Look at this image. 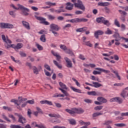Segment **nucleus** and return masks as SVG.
Segmentation results:
<instances>
[{
	"label": "nucleus",
	"instance_id": "7ed1b4c3",
	"mask_svg": "<svg viewBox=\"0 0 128 128\" xmlns=\"http://www.w3.org/2000/svg\"><path fill=\"white\" fill-rule=\"evenodd\" d=\"M72 2H74V6L76 8H80V10H84V12L86 10V7H84V4H82V2L80 0H77V2H76V0H72Z\"/></svg>",
	"mask_w": 128,
	"mask_h": 128
},
{
	"label": "nucleus",
	"instance_id": "f03ea898",
	"mask_svg": "<svg viewBox=\"0 0 128 128\" xmlns=\"http://www.w3.org/2000/svg\"><path fill=\"white\" fill-rule=\"evenodd\" d=\"M17 6H18V8L16 7L13 4L11 5V6H12V8H14V10H22V12L23 16H28V12H30V9L24 7L22 5H20V4H18Z\"/></svg>",
	"mask_w": 128,
	"mask_h": 128
},
{
	"label": "nucleus",
	"instance_id": "58836bf2",
	"mask_svg": "<svg viewBox=\"0 0 128 128\" xmlns=\"http://www.w3.org/2000/svg\"><path fill=\"white\" fill-rule=\"evenodd\" d=\"M65 52H66V54H70V56H74V52L70 49H68L67 48V50H66Z\"/></svg>",
	"mask_w": 128,
	"mask_h": 128
},
{
	"label": "nucleus",
	"instance_id": "774afa93",
	"mask_svg": "<svg viewBox=\"0 0 128 128\" xmlns=\"http://www.w3.org/2000/svg\"><path fill=\"white\" fill-rule=\"evenodd\" d=\"M0 128H6V125L2 124H0Z\"/></svg>",
	"mask_w": 128,
	"mask_h": 128
},
{
	"label": "nucleus",
	"instance_id": "4468645a",
	"mask_svg": "<svg viewBox=\"0 0 128 128\" xmlns=\"http://www.w3.org/2000/svg\"><path fill=\"white\" fill-rule=\"evenodd\" d=\"M64 59L65 60L67 64L66 66H67V68H72V61L70 60L68 58V57H65L64 58Z\"/></svg>",
	"mask_w": 128,
	"mask_h": 128
},
{
	"label": "nucleus",
	"instance_id": "a878e982",
	"mask_svg": "<svg viewBox=\"0 0 128 128\" xmlns=\"http://www.w3.org/2000/svg\"><path fill=\"white\" fill-rule=\"evenodd\" d=\"M68 122H69V124H72V126H74L76 124V120L74 118L68 120Z\"/></svg>",
	"mask_w": 128,
	"mask_h": 128
},
{
	"label": "nucleus",
	"instance_id": "a19ab883",
	"mask_svg": "<svg viewBox=\"0 0 128 128\" xmlns=\"http://www.w3.org/2000/svg\"><path fill=\"white\" fill-rule=\"evenodd\" d=\"M2 117L4 120H6V122H11L10 120V119H8V118L4 114H2Z\"/></svg>",
	"mask_w": 128,
	"mask_h": 128
},
{
	"label": "nucleus",
	"instance_id": "6ab92c4d",
	"mask_svg": "<svg viewBox=\"0 0 128 128\" xmlns=\"http://www.w3.org/2000/svg\"><path fill=\"white\" fill-rule=\"evenodd\" d=\"M35 16L36 18L38 20H40V24H43L45 20H46V18H44L41 17V16Z\"/></svg>",
	"mask_w": 128,
	"mask_h": 128
},
{
	"label": "nucleus",
	"instance_id": "052dcab7",
	"mask_svg": "<svg viewBox=\"0 0 128 128\" xmlns=\"http://www.w3.org/2000/svg\"><path fill=\"white\" fill-rule=\"evenodd\" d=\"M84 102H86V104H92V100L90 99H85L84 100Z\"/></svg>",
	"mask_w": 128,
	"mask_h": 128
},
{
	"label": "nucleus",
	"instance_id": "09e8293b",
	"mask_svg": "<svg viewBox=\"0 0 128 128\" xmlns=\"http://www.w3.org/2000/svg\"><path fill=\"white\" fill-rule=\"evenodd\" d=\"M46 4L48 6H56V3H52L50 2H46Z\"/></svg>",
	"mask_w": 128,
	"mask_h": 128
},
{
	"label": "nucleus",
	"instance_id": "680f3d73",
	"mask_svg": "<svg viewBox=\"0 0 128 128\" xmlns=\"http://www.w3.org/2000/svg\"><path fill=\"white\" fill-rule=\"evenodd\" d=\"M3 108L4 110H8V112H12V108H9L8 106H4Z\"/></svg>",
	"mask_w": 128,
	"mask_h": 128
},
{
	"label": "nucleus",
	"instance_id": "6e6552de",
	"mask_svg": "<svg viewBox=\"0 0 128 128\" xmlns=\"http://www.w3.org/2000/svg\"><path fill=\"white\" fill-rule=\"evenodd\" d=\"M110 102H118L119 104H122L124 102V100L120 97H115L110 100Z\"/></svg>",
	"mask_w": 128,
	"mask_h": 128
},
{
	"label": "nucleus",
	"instance_id": "bf43d9fd",
	"mask_svg": "<svg viewBox=\"0 0 128 128\" xmlns=\"http://www.w3.org/2000/svg\"><path fill=\"white\" fill-rule=\"evenodd\" d=\"M91 80H96L97 82L100 80V78H96V76H91Z\"/></svg>",
	"mask_w": 128,
	"mask_h": 128
},
{
	"label": "nucleus",
	"instance_id": "7c9ffc66",
	"mask_svg": "<svg viewBox=\"0 0 128 128\" xmlns=\"http://www.w3.org/2000/svg\"><path fill=\"white\" fill-rule=\"evenodd\" d=\"M121 117H118V118L120 120H124L122 116H128V112H123L120 114Z\"/></svg>",
	"mask_w": 128,
	"mask_h": 128
},
{
	"label": "nucleus",
	"instance_id": "cd10ccee",
	"mask_svg": "<svg viewBox=\"0 0 128 128\" xmlns=\"http://www.w3.org/2000/svg\"><path fill=\"white\" fill-rule=\"evenodd\" d=\"M70 88L73 90V92H78V94H82V90L80 89H78L75 88L74 87L71 86Z\"/></svg>",
	"mask_w": 128,
	"mask_h": 128
},
{
	"label": "nucleus",
	"instance_id": "72a5a7b5",
	"mask_svg": "<svg viewBox=\"0 0 128 128\" xmlns=\"http://www.w3.org/2000/svg\"><path fill=\"white\" fill-rule=\"evenodd\" d=\"M47 17L50 20H56V16H54L52 14H48L47 16Z\"/></svg>",
	"mask_w": 128,
	"mask_h": 128
},
{
	"label": "nucleus",
	"instance_id": "e433bc0d",
	"mask_svg": "<svg viewBox=\"0 0 128 128\" xmlns=\"http://www.w3.org/2000/svg\"><path fill=\"white\" fill-rule=\"evenodd\" d=\"M33 72L35 74H38V70L36 68V66H33Z\"/></svg>",
	"mask_w": 128,
	"mask_h": 128
},
{
	"label": "nucleus",
	"instance_id": "a18cd8bd",
	"mask_svg": "<svg viewBox=\"0 0 128 128\" xmlns=\"http://www.w3.org/2000/svg\"><path fill=\"white\" fill-rule=\"evenodd\" d=\"M60 48H61V50H64V52H66V50H68L66 46V45L64 44H60Z\"/></svg>",
	"mask_w": 128,
	"mask_h": 128
},
{
	"label": "nucleus",
	"instance_id": "412c9836",
	"mask_svg": "<svg viewBox=\"0 0 128 128\" xmlns=\"http://www.w3.org/2000/svg\"><path fill=\"white\" fill-rule=\"evenodd\" d=\"M22 46H24V44L22 43H18L16 46H14V50L16 52H18V50H20Z\"/></svg>",
	"mask_w": 128,
	"mask_h": 128
},
{
	"label": "nucleus",
	"instance_id": "de8ad7c7",
	"mask_svg": "<svg viewBox=\"0 0 128 128\" xmlns=\"http://www.w3.org/2000/svg\"><path fill=\"white\" fill-rule=\"evenodd\" d=\"M106 34H112V31L110 29V28H107V30L105 32Z\"/></svg>",
	"mask_w": 128,
	"mask_h": 128
},
{
	"label": "nucleus",
	"instance_id": "4d7b16f0",
	"mask_svg": "<svg viewBox=\"0 0 128 128\" xmlns=\"http://www.w3.org/2000/svg\"><path fill=\"white\" fill-rule=\"evenodd\" d=\"M28 116L29 118H32V110L30 108L28 109Z\"/></svg>",
	"mask_w": 128,
	"mask_h": 128
},
{
	"label": "nucleus",
	"instance_id": "f3484780",
	"mask_svg": "<svg viewBox=\"0 0 128 128\" xmlns=\"http://www.w3.org/2000/svg\"><path fill=\"white\" fill-rule=\"evenodd\" d=\"M41 104H48V106H52V102L48 101V100H44L40 101Z\"/></svg>",
	"mask_w": 128,
	"mask_h": 128
},
{
	"label": "nucleus",
	"instance_id": "423d86ee",
	"mask_svg": "<svg viewBox=\"0 0 128 128\" xmlns=\"http://www.w3.org/2000/svg\"><path fill=\"white\" fill-rule=\"evenodd\" d=\"M88 20L84 18H74L70 20L72 24H78V22H86Z\"/></svg>",
	"mask_w": 128,
	"mask_h": 128
},
{
	"label": "nucleus",
	"instance_id": "3c124183",
	"mask_svg": "<svg viewBox=\"0 0 128 128\" xmlns=\"http://www.w3.org/2000/svg\"><path fill=\"white\" fill-rule=\"evenodd\" d=\"M85 46H89L90 48L92 47V44H91L90 42H87L84 43Z\"/></svg>",
	"mask_w": 128,
	"mask_h": 128
},
{
	"label": "nucleus",
	"instance_id": "79ce46f5",
	"mask_svg": "<svg viewBox=\"0 0 128 128\" xmlns=\"http://www.w3.org/2000/svg\"><path fill=\"white\" fill-rule=\"evenodd\" d=\"M102 115V113L101 112H95L92 114V118H96V116H99Z\"/></svg>",
	"mask_w": 128,
	"mask_h": 128
},
{
	"label": "nucleus",
	"instance_id": "8fccbe9b",
	"mask_svg": "<svg viewBox=\"0 0 128 128\" xmlns=\"http://www.w3.org/2000/svg\"><path fill=\"white\" fill-rule=\"evenodd\" d=\"M114 23L115 26H118V28H120V22H118V19L114 20Z\"/></svg>",
	"mask_w": 128,
	"mask_h": 128
},
{
	"label": "nucleus",
	"instance_id": "473e14b6",
	"mask_svg": "<svg viewBox=\"0 0 128 128\" xmlns=\"http://www.w3.org/2000/svg\"><path fill=\"white\" fill-rule=\"evenodd\" d=\"M112 124V120H106L104 121V122L102 124L103 126H110V124Z\"/></svg>",
	"mask_w": 128,
	"mask_h": 128
},
{
	"label": "nucleus",
	"instance_id": "dca6fc26",
	"mask_svg": "<svg viewBox=\"0 0 128 128\" xmlns=\"http://www.w3.org/2000/svg\"><path fill=\"white\" fill-rule=\"evenodd\" d=\"M97 100L100 102H102V104H106L108 102V100L106 99L104 97H98L97 98Z\"/></svg>",
	"mask_w": 128,
	"mask_h": 128
},
{
	"label": "nucleus",
	"instance_id": "ddd939ff",
	"mask_svg": "<svg viewBox=\"0 0 128 128\" xmlns=\"http://www.w3.org/2000/svg\"><path fill=\"white\" fill-rule=\"evenodd\" d=\"M104 32V31L102 30H98L97 31L95 32L94 33V36H95L96 38H98V36H102Z\"/></svg>",
	"mask_w": 128,
	"mask_h": 128
},
{
	"label": "nucleus",
	"instance_id": "49530a36",
	"mask_svg": "<svg viewBox=\"0 0 128 128\" xmlns=\"http://www.w3.org/2000/svg\"><path fill=\"white\" fill-rule=\"evenodd\" d=\"M8 118H12L14 122H16V117L14 116V115L12 114H9L8 115Z\"/></svg>",
	"mask_w": 128,
	"mask_h": 128
},
{
	"label": "nucleus",
	"instance_id": "69168bd1",
	"mask_svg": "<svg viewBox=\"0 0 128 128\" xmlns=\"http://www.w3.org/2000/svg\"><path fill=\"white\" fill-rule=\"evenodd\" d=\"M51 122L52 124H60V120H54V121L52 120Z\"/></svg>",
	"mask_w": 128,
	"mask_h": 128
},
{
	"label": "nucleus",
	"instance_id": "aec40b11",
	"mask_svg": "<svg viewBox=\"0 0 128 128\" xmlns=\"http://www.w3.org/2000/svg\"><path fill=\"white\" fill-rule=\"evenodd\" d=\"M22 24L26 30H30V24H28V22L26 21H22Z\"/></svg>",
	"mask_w": 128,
	"mask_h": 128
},
{
	"label": "nucleus",
	"instance_id": "2eb2a0df",
	"mask_svg": "<svg viewBox=\"0 0 128 128\" xmlns=\"http://www.w3.org/2000/svg\"><path fill=\"white\" fill-rule=\"evenodd\" d=\"M66 6V10H72L74 8V4H72V3L70 2H67Z\"/></svg>",
	"mask_w": 128,
	"mask_h": 128
},
{
	"label": "nucleus",
	"instance_id": "9d476101",
	"mask_svg": "<svg viewBox=\"0 0 128 128\" xmlns=\"http://www.w3.org/2000/svg\"><path fill=\"white\" fill-rule=\"evenodd\" d=\"M119 12H120L121 15V16L120 18V19L123 22H126V12L124 11H122V10H118Z\"/></svg>",
	"mask_w": 128,
	"mask_h": 128
},
{
	"label": "nucleus",
	"instance_id": "b1692460",
	"mask_svg": "<svg viewBox=\"0 0 128 128\" xmlns=\"http://www.w3.org/2000/svg\"><path fill=\"white\" fill-rule=\"evenodd\" d=\"M110 70H112V72H113L114 74L116 76H117L118 80H121L120 76V75L118 74V70L114 71V69H112V68H111Z\"/></svg>",
	"mask_w": 128,
	"mask_h": 128
},
{
	"label": "nucleus",
	"instance_id": "338daca9",
	"mask_svg": "<svg viewBox=\"0 0 128 128\" xmlns=\"http://www.w3.org/2000/svg\"><path fill=\"white\" fill-rule=\"evenodd\" d=\"M56 60H58V62H60V59L62 58V57L59 54L56 55Z\"/></svg>",
	"mask_w": 128,
	"mask_h": 128
},
{
	"label": "nucleus",
	"instance_id": "603ef678",
	"mask_svg": "<svg viewBox=\"0 0 128 128\" xmlns=\"http://www.w3.org/2000/svg\"><path fill=\"white\" fill-rule=\"evenodd\" d=\"M72 80H74V82H75L76 85L77 86H80V82H78V80H76V78H72Z\"/></svg>",
	"mask_w": 128,
	"mask_h": 128
},
{
	"label": "nucleus",
	"instance_id": "4be33fe9",
	"mask_svg": "<svg viewBox=\"0 0 128 128\" xmlns=\"http://www.w3.org/2000/svg\"><path fill=\"white\" fill-rule=\"evenodd\" d=\"M86 30H88V28L86 27L79 28L76 30V32H86Z\"/></svg>",
	"mask_w": 128,
	"mask_h": 128
},
{
	"label": "nucleus",
	"instance_id": "a211bd4d",
	"mask_svg": "<svg viewBox=\"0 0 128 128\" xmlns=\"http://www.w3.org/2000/svg\"><path fill=\"white\" fill-rule=\"evenodd\" d=\"M110 2H98V6H110Z\"/></svg>",
	"mask_w": 128,
	"mask_h": 128
},
{
	"label": "nucleus",
	"instance_id": "2f4dec72",
	"mask_svg": "<svg viewBox=\"0 0 128 128\" xmlns=\"http://www.w3.org/2000/svg\"><path fill=\"white\" fill-rule=\"evenodd\" d=\"M40 40H41V42H46V38L45 34H43V35L41 36L40 38Z\"/></svg>",
	"mask_w": 128,
	"mask_h": 128
},
{
	"label": "nucleus",
	"instance_id": "1a4fd4ad",
	"mask_svg": "<svg viewBox=\"0 0 128 128\" xmlns=\"http://www.w3.org/2000/svg\"><path fill=\"white\" fill-rule=\"evenodd\" d=\"M92 84H90L88 82H85V84H86L87 86H93L94 88H100V86H104L98 82H92Z\"/></svg>",
	"mask_w": 128,
	"mask_h": 128
},
{
	"label": "nucleus",
	"instance_id": "0e129e2a",
	"mask_svg": "<svg viewBox=\"0 0 128 128\" xmlns=\"http://www.w3.org/2000/svg\"><path fill=\"white\" fill-rule=\"evenodd\" d=\"M36 128H46V126H44V124H42L36 125Z\"/></svg>",
	"mask_w": 128,
	"mask_h": 128
},
{
	"label": "nucleus",
	"instance_id": "393cba45",
	"mask_svg": "<svg viewBox=\"0 0 128 128\" xmlns=\"http://www.w3.org/2000/svg\"><path fill=\"white\" fill-rule=\"evenodd\" d=\"M48 116H50V118H60V114H49Z\"/></svg>",
	"mask_w": 128,
	"mask_h": 128
},
{
	"label": "nucleus",
	"instance_id": "5701e85b",
	"mask_svg": "<svg viewBox=\"0 0 128 128\" xmlns=\"http://www.w3.org/2000/svg\"><path fill=\"white\" fill-rule=\"evenodd\" d=\"M104 20V17H99L96 19V22H98V24H103Z\"/></svg>",
	"mask_w": 128,
	"mask_h": 128
},
{
	"label": "nucleus",
	"instance_id": "13d9d810",
	"mask_svg": "<svg viewBox=\"0 0 128 128\" xmlns=\"http://www.w3.org/2000/svg\"><path fill=\"white\" fill-rule=\"evenodd\" d=\"M26 102L27 104H34V99L32 100H28Z\"/></svg>",
	"mask_w": 128,
	"mask_h": 128
},
{
	"label": "nucleus",
	"instance_id": "6e6d98bb",
	"mask_svg": "<svg viewBox=\"0 0 128 128\" xmlns=\"http://www.w3.org/2000/svg\"><path fill=\"white\" fill-rule=\"evenodd\" d=\"M44 68H46L47 70H49V72H50L51 70L50 67V66H48V64H45L44 66Z\"/></svg>",
	"mask_w": 128,
	"mask_h": 128
},
{
	"label": "nucleus",
	"instance_id": "e2e57ef3",
	"mask_svg": "<svg viewBox=\"0 0 128 128\" xmlns=\"http://www.w3.org/2000/svg\"><path fill=\"white\" fill-rule=\"evenodd\" d=\"M120 96L123 98H126V91L124 90H123L122 92L120 94Z\"/></svg>",
	"mask_w": 128,
	"mask_h": 128
},
{
	"label": "nucleus",
	"instance_id": "20e7f679",
	"mask_svg": "<svg viewBox=\"0 0 128 128\" xmlns=\"http://www.w3.org/2000/svg\"><path fill=\"white\" fill-rule=\"evenodd\" d=\"M59 84L61 88H58V90H61L62 92L64 94L65 96H70V94L66 90H68V87H66V86L62 83V82H59Z\"/></svg>",
	"mask_w": 128,
	"mask_h": 128
},
{
	"label": "nucleus",
	"instance_id": "c85d7f7f",
	"mask_svg": "<svg viewBox=\"0 0 128 128\" xmlns=\"http://www.w3.org/2000/svg\"><path fill=\"white\" fill-rule=\"evenodd\" d=\"M53 62H54V64H55L56 66H57V68H60V70H62V64H59L58 62H56V60H54Z\"/></svg>",
	"mask_w": 128,
	"mask_h": 128
},
{
	"label": "nucleus",
	"instance_id": "9b49d317",
	"mask_svg": "<svg viewBox=\"0 0 128 128\" xmlns=\"http://www.w3.org/2000/svg\"><path fill=\"white\" fill-rule=\"evenodd\" d=\"M50 32L54 30L55 32H58V26L54 24H52L50 25Z\"/></svg>",
	"mask_w": 128,
	"mask_h": 128
},
{
	"label": "nucleus",
	"instance_id": "f704fd0d",
	"mask_svg": "<svg viewBox=\"0 0 128 128\" xmlns=\"http://www.w3.org/2000/svg\"><path fill=\"white\" fill-rule=\"evenodd\" d=\"M114 38L118 39V38H120V34L118 32H114V34L113 35Z\"/></svg>",
	"mask_w": 128,
	"mask_h": 128
},
{
	"label": "nucleus",
	"instance_id": "864d4df0",
	"mask_svg": "<svg viewBox=\"0 0 128 128\" xmlns=\"http://www.w3.org/2000/svg\"><path fill=\"white\" fill-rule=\"evenodd\" d=\"M19 54L22 58H26V54L23 52H20Z\"/></svg>",
	"mask_w": 128,
	"mask_h": 128
},
{
	"label": "nucleus",
	"instance_id": "37998d69",
	"mask_svg": "<svg viewBox=\"0 0 128 128\" xmlns=\"http://www.w3.org/2000/svg\"><path fill=\"white\" fill-rule=\"evenodd\" d=\"M87 94L88 96H96V91L88 92Z\"/></svg>",
	"mask_w": 128,
	"mask_h": 128
},
{
	"label": "nucleus",
	"instance_id": "c756f323",
	"mask_svg": "<svg viewBox=\"0 0 128 128\" xmlns=\"http://www.w3.org/2000/svg\"><path fill=\"white\" fill-rule=\"evenodd\" d=\"M103 24L104 26H110V21L108 20H106V18H104Z\"/></svg>",
	"mask_w": 128,
	"mask_h": 128
},
{
	"label": "nucleus",
	"instance_id": "f257e3e1",
	"mask_svg": "<svg viewBox=\"0 0 128 128\" xmlns=\"http://www.w3.org/2000/svg\"><path fill=\"white\" fill-rule=\"evenodd\" d=\"M65 112H68V114H70L74 116L76 114H84V110L80 108H72L71 110L68 108L66 109Z\"/></svg>",
	"mask_w": 128,
	"mask_h": 128
},
{
	"label": "nucleus",
	"instance_id": "c03bdc74",
	"mask_svg": "<svg viewBox=\"0 0 128 128\" xmlns=\"http://www.w3.org/2000/svg\"><path fill=\"white\" fill-rule=\"evenodd\" d=\"M104 108V106H100L94 107V110H102V108Z\"/></svg>",
	"mask_w": 128,
	"mask_h": 128
},
{
	"label": "nucleus",
	"instance_id": "0eeeda50",
	"mask_svg": "<svg viewBox=\"0 0 128 128\" xmlns=\"http://www.w3.org/2000/svg\"><path fill=\"white\" fill-rule=\"evenodd\" d=\"M0 28H14V25L8 23H0Z\"/></svg>",
	"mask_w": 128,
	"mask_h": 128
},
{
	"label": "nucleus",
	"instance_id": "ea45409f",
	"mask_svg": "<svg viewBox=\"0 0 128 128\" xmlns=\"http://www.w3.org/2000/svg\"><path fill=\"white\" fill-rule=\"evenodd\" d=\"M36 110H37V112L40 114H44V112H42V109H40V107H36Z\"/></svg>",
	"mask_w": 128,
	"mask_h": 128
},
{
	"label": "nucleus",
	"instance_id": "bb28decb",
	"mask_svg": "<svg viewBox=\"0 0 128 128\" xmlns=\"http://www.w3.org/2000/svg\"><path fill=\"white\" fill-rule=\"evenodd\" d=\"M96 70H99L100 72H104L105 74H110V70H106L102 68H96Z\"/></svg>",
	"mask_w": 128,
	"mask_h": 128
},
{
	"label": "nucleus",
	"instance_id": "f8f14e48",
	"mask_svg": "<svg viewBox=\"0 0 128 128\" xmlns=\"http://www.w3.org/2000/svg\"><path fill=\"white\" fill-rule=\"evenodd\" d=\"M18 122L24 125L26 123V118L22 115L18 119Z\"/></svg>",
	"mask_w": 128,
	"mask_h": 128
},
{
	"label": "nucleus",
	"instance_id": "5fc2aeb1",
	"mask_svg": "<svg viewBox=\"0 0 128 128\" xmlns=\"http://www.w3.org/2000/svg\"><path fill=\"white\" fill-rule=\"evenodd\" d=\"M36 46L39 50H44V48L39 44H36Z\"/></svg>",
	"mask_w": 128,
	"mask_h": 128
},
{
	"label": "nucleus",
	"instance_id": "39448f33",
	"mask_svg": "<svg viewBox=\"0 0 128 128\" xmlns=\"http://www.w3.org/2000/svg\"><path fill=\"white\" fill-rule=\"evenodd\" d=\"M18 98L19 100H16V99H12L10 100V102H14V104H16V106H20V104H22L24 102H26V100H28V98H22V97H20V96H19Z\"/></svg>",
	"mask_w": 128,
	"mask_h": 128
},
{
	"label": "nucleus",
	"instance_id": "4c0bfd02",
	"mask_svg": "<svg viewBox=\"0 0 128 128\" xmlns=\"http://www.w3.org/2000/svg\"><path fill=\"white\" fill-rule=\"evenodd\" d=\"M114 126H118V128H122V126H126V124L124 123H120V124H115Z\"/></svg>",
	"mask_w": 128,
	"mask_h": 128
},
{
	"label": "nucleus",
	"instance_id": "c9c22d12",
	"mask_svg": "<svg viewBox=\"0 0 128 128\" xmlns=\"http://www.w3.org/2000/svg\"><path fill=\"white\" fill-rule=\"evenodd\" d=\"M10 128H24V127H22L20 125H16V124H11L10 126Z\"/></svg>",
	"mask_w": 128,
	"mask_h": 128
}]
</instances>
